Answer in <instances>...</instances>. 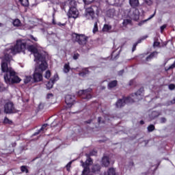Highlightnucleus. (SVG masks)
I'll list each match as a JSON object with an SVG mask.
<instances>
[{"label":"nucleus","instance_id":"f257e3e1","mask_svg":"<svg viewBox=\"0 0 175 175\" xmlns=\"http://www.w3.org/2000/svg\"><path fill=\"white\" fill-rule=\"evenodd\" d=\"M29 44H31V40H18L16 45L4 50V56L1 58V71L3 73H5L3 77L6 84H16L21 81V79L16 75L14 70L9 65H10V61L13 59L12 55H16L17 53H24L26 49L33 54L34 61H36L37 64H40V69L42 70L47 69L46 57L39 53L36 47Z\"/></svg>","mask_w":175,"mask_h":175},{"label":"nucleus","instance_id":"f03ea898","mask_svg":"<svg viewBox=\"0 0 175 175\" xmlns=\"http://www.w3.org/2000/svg\"><path fill=\"white\" fill-rule=\"evenodd\" d=\"M72 40L74 43H77L80 46H84L87 44L88 37L84 34H79L77 33H72Z\"/></svg>","mask_w":175,"mask_h":175},{"label":"nucleus","instance_id":"7ed1b4c3","mask_svg":"<svg viewBox=\"0 0 175 175\" xmlns=\"http://www.w3.org/2000/svg\"><path fill=\"white\" fill-rule=\"evenodd\" d=\"M38 65L39 66L36 67V70L33 74V80L34 83H39V81H42V80H43V75L42 73L46 70L40 68V64H38Z\"/></svg>","mask_w":175,"mask_h":175},{"label":"nucleus","instance_id":"20e7f679","mask_svg":"<svg viewBox=\"0 0 175 175\" xmlns=\"http://www.w3.org/2000/svg\"><path fill=\"white\" fill-rule=\"evenodd\" d=\"M135 100L132 97H124L123 98H120L116 103V107L117 109H121V107H124L126 103H133Z\"/></svg>","mask_w":175,"mask_h":175},{"label":"nucleus","instance_id":"39448f33","mask_svg":"<svg viewBox=\"0 0 175 175\" xmlns=\"http://www.w3.org/2000/svg\"><path fill=\"white\" fill-rule=\"evenodd\" d=\"M85 17L86 20H90L91 21H98V18L96 16H95V10L92 7L86 8Z\"/></svg>","mask_w":175,"mask_h":175},{"label":"nucleus","instance_id":"423d86ee","mask_svg":"<svg viewBox=\"0 0 175 175\" xmlns=\"http://www.w3.org/2000/svg\"><path fill=\"white\" fill-rule=\"evenodd\" d=\"M4 113L5 114H12L13 113H17L16 108H14V104L12 102H7L4 105Z\"/></svg>","mask_w":175,"mask_h":175},{"label":"nucleus","instance_id":"0eeeda50","mask_svg":"<svg viewBox=\"0 0 175 175\" xmlns=\"http://www.w3.org/2000/svg\"><path fill=\"white\" fill-rule=\"evenodd\" d=\"M91 91H92V89L91 88L85 90H81L79 92V95H81L82 99H86L87 100H90V99L92 98Z\"/></svg>","mask_w":175,"mask_h":175},{"label":"nucleus","instance_id":"6e6552de","mask_svg":"<svg viewBox=\"0 0 175 175\" xmlns=\"http://www.w3.org/2000/svg\"><path fill=\"white\" fill-rule=\"evenodd\" d=\"M68 16L69 18H77L79 11H77V9L75 7L70 8L68 12Z\"/></svg>","mask_w":175,"mask_h":175},{"label":"nucleus","instance_id":"1a4fd4ad","mask_svg":"<svg viewBox=\"0 0 175 175\" xmlns=\"http://www.w3.org/2000/svg\"><path fill=\"white\" fill-rule=\"evenodd\" d=\"M65 102L68 107H72L73 103H75V96L72 95H66L65 97Z\"/></svg>","mask_w":175,"mask_h":175},{"label":"nucleus","instance_id":"9d476101","mask_svg":"<svg viewBox=\"0 0 175 175\" xmlns=\"http://www.w3.org/2000/svg\"><path fill=\"white\" fill-rule=\"evenodd\" d=\"M140 16V12H139V10L135 8L133 10L132 12H130V17L133 20H135V21H137V20H139V17Z\"/></svg>","mask_w":175,"mask_h":175},{"label":"nucleus","instance_id":"9b49d317","mask_svg":"<svg viewBox=\"0 0 175 175\" xmlns=\"http://www.w3.org/2000/svg\"><path fill=\"white\" fill-rule=\"evenodd\" d=\"M81 163L83 167L84 168L83 170L90 171V168L88 167V166H90V165H92V159H91V158H88L85 161V162L81 161Z\"/></svg>","mask_w":175,"mask_h":175},{"label":"nucleus","instance_id":"f8f14e48","mask_svg":"<svg viewBox=\"0 0 175 175\" xmlns=\"http://www.w3.org/2000/svg\"><path fill=\"white\" fill-rule=\"evenodd\" d=\"M47 126H49V124H44L40 129L38 130L36 133L33 134V136H38L39 133H44V132L47 131Z\"/></svg>","mask_w":175,"mask_h":175},{"label":"nucleus","instance_id":"ddd939ff","mask_svg":"<svg viewBox=\"0 0 175 175\" xmlns=\"http://www.w3.org/2000/svg\"><path fill=\"white\" fill-rule=\"evenodd\" d=\"M101 163L103 166H105V167H109L110 165V158L107 156H103L101 160Z\"/></svg>","mask_w":175,"mask_h":175},{"label":"nucleus","instance_id":"4468645a","mask_svg":"<svg viewBox=\"0 0 175 175\" xmlns=\"http://www.w3.org/2000/svg\"><path fill=\"white\" fill-rule=\"evenodd\" d=\"M144 92V88H140L137 92L132 94V96L133 97V100L135 102V99H139V96H142V94Z\"/></svg>","mask_w":175,"mask_h":175},{"label":"nucleus","instance_id":"2eb2a0df","mask_svg":"<svg viewBox=\"0 0 175 175\" xmlns=\"http://www.w3.org/2000/svg\"><path fill=\"white\" fill-rule=\"evenodd\" d=\"M129 5L133 9H136L139 5V0H129Z\"/></svg>","mask_w":175,"mask_h":175},{"label":"nucleus","instance_id":"dca6fc26","mask_svg":"<svg viewBox=\"0 0 175 175\" xmlns=\"http://www.w3.org/2000/svg\"><path fill=\"white\" fill-rule=\"evenodd\" d=\"M157 55H158V52L154 51V52L151 53L150 54V55L146 57V61H148V62L151 61V59H152V58H155V57H157Z\"/></svg>","mask_w":175,"mask_h":175},{"label":"nucleus","instance_id":"f3484780","mask_svg":"<svg viewBox=\"0 0 175 175\" xmlns=\"http://www.w3.org/2000/svg\"><path fill=\"white\" fill-rule=\"evenodd\" d=\"M24 83L25 84H28L29 83H35L33 82V77H32V76H25Z\"/></svg>","mask_w":175,"mask_h":175},{"label":"nucleus","instance_id":"a211bd4d","mask_svg":"<svg viewBox=\"0 0 175 175\" xmlns=\"http://www.w3.org/2000/svg\"><path fill=\"white\" fill-rule=\"evenodd\" d=\"M29 40H30V43H33V44H35L36 46V44H38L37 43H36V42H38V38L34 37L33 35H30L29 36V38H28ZM27 39H26V40H28Z\"/></svg>","mask_w":175,"mask_h":175},{"label":"nucleus","instance_id":"6ab92c4d","mask_svg":"<svg viewBox=\"0 0 175 175\" xmlns=\"http://www.w3.org/2000/svg\"><path fill=\"white\" fill-rule=\"evenodd\" d=\"M100 165L99 164H96L93 165L92 167V172H93V173H96L98 172H100Z\"/></svg>","mask_w":175,"mask_h":175},{"label":"nucleus","instance_id":"aec40b11","mask_svg":"<svg viewBox=\"0 0 175 175\" xmlns=\"http://www.w3.org/2000/svg\"><path fill=\"white\" fill-rule=\"evenodd\" d=\"M86 75H90V70H88V68H85L83 72L79 73V75L81 77H85Z\"/></svg>","mask_w":175,"mask_h":175},{"label":"nucleus","instance_id":"412c9836","mask_svg":"<svg viewBox=\"0 0 175 175\" xmlns=\"http://www.w3.org/2000/svg\"><path fill=\"white\" fill-rule=\"evenodd\" d=\"M19 2L24 8H28L29 6V1L28 0H19Z\"/></svg>","mask_w":175,"mask_h":175},{"label":"nucleus","instance_id":"4be33fe9","mask_svg":"<svg viewBox=\"0 0 175 175\" xmlns=\"http://www.w3.org/2000/svg\"><path fill=\"white\" fill-rule=\"evenodd\" d=\"M118 81L117 80L112 81L109 83L108 88H114V87H117Z\"/></svg>","mask_w":175,"mask_h":175},{"label":"nucleus","instance_id":"5701e85b","mask_svg":"<svg viewBox=\"0 0 175 175\" xmlns=\"http://www.w3.org/2000/svg\"><path fill=\"white\" fill-rule=\"evenodd\" d=\"M12 24L14 27H21V21L18 18L14 20Z\"/></svg>","mask_w":175,"mask_h":175},{"label":"nucleus","instance_id":"b1692460","mask_svg":"<svg viewBox=\"0 0 175 175\" xmlns=\"http://www.w3.org/2000/svg\"><path fill=\"white\" fill-rule=\"evenodd\" d=\"M111 29V25H104L103 31V32H109Z\"/></svg>","mask_w":175,"mask_h":175},{"label":"nucleus","instance_id":"393cba45","mask_svg":"<svg viewBox=\"0 0 175 175\" xmlns=\"http://www.w3.org/2000/svg\"><path fill=\"white\" fill-rule=\"evenodd\" d=\"M20 169L22 173H26V174L29 173V170H28L27 165H22L21 166Z\"/></svg>","mask_w":175,"mask_h":175},{"label":"nucleus","instance_id":"a878e982","mask_svg":"<svg viewBox=\"0 0 175 175\" xmlns=\"http://www.w3.org/2000/svg\"><path fill=\"white\" fill-rule=\"evenodd\" d=\"M93 23H94V26L93 28V33H96L98 32V19L97 21H93Z\"/></svg>","mask_w":175,"mask_h":175},{"label":"nucleus","instance_id":"bb28decb","mask_svg":"<svg viewBox=\"0 0 175 175\" xmlns=\"http://www.w3.org/2000/svg\"><path fill=\"white\" fill-rule=\"evenodd\" d=\"M53 85H54V81L51 79L46 83L47 90H51L53 88Z\"/></svg>","mask_w":175,"mask_h":175},{"label":"nucleus","instance_id":"cd10ccee","mask_svg":"<svg viewBox=\"0 0 175 175\" xmlns=\"http://www.w3.org/2000/svg\"><path fill=\"white\" fill-rule=\"evenodd\" d=\"M70 70V66H69V64H66L64 67V73H69Z\"/></svg>","mask_w":175,"mask_h":175},{"label":"nucleus","instance_id":"c85d7f7f","mask_svg":"<svg viewBox=\"0 0 175 175\" xmlns=\"http://www.w3.org/2000/svg\"><path fill=\"white\" fill-rule=\"evenodd\" d=\"M148 132H153L155 131V126L154 124H150L147 128Z\"/></svg>","mask_w":175,"mask_h":175},{"label":"nucleus","instance_id":"c756f323","mask_svg":"<svg viewBox=\"0 0 175 175\" xmlns=\"http://www.w3.org/2000/svg\"><path fill=\"white\" fill-rule=\"evenodd\" d=\"M107 15L108 17H111L112 16H114V9H110L107 12Z\"/></svg>","mask_w":175,"mask_h":175},{"label":"nucleus","instance_id":"7c9ffc66","mask_svg":"<svg viewBox=\"0 0 175 175\" xmlns=\"http://www.w3.org/2000/svg\"><path fill=\"white\" fill-rule=\"evenodd\" d=\"M3 124H8V125H12V124H13V121L9 120L8 117H5Z\"/></svg>","mask_w":175,"mask_h":175},{"label":"nucleus","instance_id":"2f4dec72","mask_svg":"<svg viewBox=\"0 0 175 175\" xmlns=\"http://www.w3.org/2000/svg\"><path fill=\"white\" fill-rule=\"evenodd\" d=\"M122 24H123V25H124V27H126V25H128V24H131V20H129V19H124L123 21Z\"/></svg>","mask_w":175,"mask_h":175},{"label":"nucleus","instance_id":"473e14b6","mask_svg":"<svg viewBox=\"0 0 175 175\" xmlns=\"http://www.w3.org/2000/svg\"><path fill=\"white\" fill-rule=\"evenodd\" d=\"M51 77V72H50V70H47L45 74V79H50Z\"/></svg>","mask_w":175,"mask_h":175},{"label":"nucleus","instance_id":"72a5a7b5","mask_svg":"<svg viewBox=\"0 0 175 175\" xmlns=\"http://www.w3.org/2000/svg\"><path fill=\"white\" fill-rule=\"evenodd\" d=\"M72 166V161H70L66 165V170L68 172H70V167Z\"/></svg>","mask_w":175,"mask_h":175},{"label":"nucleus","instance_id":"f704fd0d","mask_svg":"<svg viewBox=\"0 0 175 175\" xmlns=\"http://www.w3.org/2000/svg\"><path fill=\"white\" fill-rule=\"evenodd\" d=\"M144 3L148 6H151V5H152V0H144Z\"/></svg>","mask_w":175,"mask_h":175},{"label":"nucleus","instance_id":"c9c22d12","mask_svg":"<svg viewBox=\"0 0 175 175\" xmlns=\"http://www.w3.org/2000/svg\"><path fill=\"white\" fill-rule=\"evenodd\" d=\"M83 175H91V173H90V171H88L86 170H83L82 172Z\"/></svg>","mask_w":175,"mask_h":175},{"label":"nucleus","instance_id":"e433bc0d","mask_svg":"<svg viewBox=\"0 0 175 175\" xmlns=\"http://www.w3.org/2000/svg\"><path fill=\"white\" fill-rule=\"evenodd\" d=\"M58 79H59L58 75H56L54 76L53 79H51V80L52 81H53V83H55V81H57Z\"/></svg>","mask_w":175,"mask_h":175},{"label":"nucleus","instance_id":"4c0bfd02","mask_svg":"<svg viewBox=\"0 0 175 175\" xmlns=\"http://www.w3.org/2000/svg\"><path fill=\"white\" fill-rule=\"evenodd\" d=\"M168 88H169V90H170L171 91H173V90L175 89V85L174 84H170Z\"/></svg>","mask_w":175,"mask_h":175},{"label":"nucleus","instance_id":"58836bf2","mask_svg":"<svg viewBox=\"0 0 175 175\" xmlns=\"http://www.w3.org/2000/svg\"><path fill=\"white\" fill-rule=\"evenodd\" d=\"M79 57H80V54L75 53L73 55V59H79Z\"/></svg>","mask_w":175,"mask_h":175},{"label":"nucleus","instance_id":"ea45409f","mask_svg":"<svg viewBox=\"0 0 175 175\" xmlns=\"http://www.w3.org/2000/svg\"><path fill=\"white\" fill-rule=\"evenodd\" d=\"M167 120L165 118H160V122L161 124H165V122H166Z\"/></svg>","mask_w":175,"mask_h":175},{"label":"nucleus","instance_id":"a19ab883","mask_svg":"<svg viewBox=\"0 0 175 175\" xmlns=\"http://www.w3.org/2000/svg\"><path fill=\"white\" fill-rule=\"evenodd\" d=\"M159 44H161V43L159 42H157L155 41L153 44V46L154 47H159Z\"/></svg>","mask_w":175,"mask_h":175},{"label":"nucleus","instance_id":"79ce46f5","mask_svg":"<svg viewBox=\"0 0 175 175\" xmlns=\"http://www.w3.org/2000/svg\"><path fill=\"white\" fill-rule=\"evenodd\" d=\"M53 96H54V94L52 93H49L46 96V99H50L51 98H53Z\"/></svg>","mask_w":175,"mask_h":175},{"label":"nucleus","instance_id":"37998d69","mask_svg":"<svg viewBox=\"0 0 175 175\" xmlns=\"http://www.w3.org/2000/svg\"><path fill=\"white\" fill-rule=\"evenodd\" d=\"M137 46V43H135L133 45V49H132V51H135L136 50V47Z\"/></svg>","mask_w":175,"mask_h":175},{"label":"nucleus","instance_id":"c03bdc74","mask_svg":"<svg viewBox=\"0 0 175 175\" xmlns=\"http://www.w3.org/2000/svg\"><path fill=\"white\" fill-rule=\"evenodd\" d=\"M122 75H124V70H121L120 71L118 72L119 76H122Z\"/></svg>","mask_w":175,"mask_h":175},{"label":"nucleus","instance_id":"a18cd8bd","mask_svg":"<svg viewBox=\"0 0 175 175\" xmlns=\"http://www.w3.org/2000/svg\"><path fill=\"white\" fill-rule=\"evenodd\" d=\"M90 155H91V156L96 155V151H92V152H90Z\"/></svg>","mask_w":175,"mask_h":175},{"label":"nucleus","instance_id":"49530a36","mask_svg":"<svg viewBox=\"0 0 175 175\" xmlns=\"http://www.w3.org/2000/svg\"><path fill=\"white\" fill-rule=\"evenodd\" d=\"M155 16V12L153 14H152L148 19L147 21H148V20H151V18H152L154 16Z\"/></svg>","mask_w":175,"mask_h":175},{"label":"nucleus","instance_id":"de8ad7c7","mask_svg":"<svg viewBox=\"0 0 175 175\" xmlns=\"http://www.w3.org/2000/svg\"><path fill=\"white\" fill-rule=\"evenodd\" d=\"M165 28H166V25H163L161 27V31H163V29H165Z\"/></svg>","mask_w":175,"mask_h":175},{"label":"nucleus","instance_id":"09e8293b","mask_svg":"<svg viewBox=\"0 0 175 175\" xmlns=\"http://www.w3.org/2000/svg\"><path fill=\"white\" fill-rule=\"evenodd\" d=\"M84 2H88V3H91L92 2V0H83Z\"/></svg>","mask_w":175,"mask_h":175},{"label":"nucleus","instance_id":"8fccbe9b","mask_svg":"<svg viewBox=\"0 0 175 175\" xmlns=\"http://www.w3.org/2000/svg\"><path fill=\"white\" fill-rule=\"evenodd\" d=\"M170 103H171V105H174V104H175V98H174L173 100H172L170 101Z\"/></svg>","mask_w":175,"mask_h":175},{"label":"nucleus","instance_id":"3c124183","mask_svg":"<svg viewBox=\"0 0 175 175\" xmlns=\"http://www.w3.org/2000/svg\"><path fill=\"white\" fill-rule=\"evenodd\" d=\"M101 120H102V118H100V117L98 118V124H100Z\"/></svg>","mask_w":175,"mask_h":175},{"label":"nucleus","instance_id":"603ef678","mask_svg":"<svg viewBox=\"0 0 175 175\" xmlns=\"http://www.w3.org/2000/svg\"><path fill=\"white\" fill-rule=\"evenodd\" d=\"M86 124H91V122H92V120H89L88 121L85 122Z\"/></svg>","mask_w":175,"mask_h":175},{"label":"nucleus","instance_id":"864d4df0","mask_svg":"<svg viewBox=\"0 0 175 175\" xmlns=\"http://www.w3.org/2000/svg\"><path fill=\"white\" fill-rule=\"evenodd\" d=\"M54 124H57V121H54V122L51 124V126H55V125H54Z\"/></svg>","mask_w":175,"mask_h":175},{"label":"nucleus","instance_id":"5fc2aeb1","mask_svg":"<svg viewBox=\"0 0 175 175\" xmlns=\"http://www.w3.org/2000/svg\"><path fill=\"white\" fill-rule=\"evenodd\" d=\"M139 124H140L141 125H144V121L141 120V121L139 122Z\"/></svg>","mask_w":175,"mask_h":175},{"label":"nucleus","instance_id":"6e6d98bb","mask_svg":"<svg viewBox=\"0 0 175 175\" xmlns=\"http://www.w3.org/2000/svg\"><path fill=\"white\" fill-rule=\"evenodd\" d=\"M135 43H137V44H139V43H142V40H139L137 42Z\"/></svg>","mask_w":175,"mask_h":175},{"label":"nucleus","instance_id":"4d7b16f0","mask_svg":"<svg viewBox=\"0 0 175 175\" xmlns=\"http://www.w3.org/2000/svg\"><path fill=\"white\" fill-rule=\"evenodd\" d=\"M147 38H148V36H146L142 38V40H144V39H147Z\"/></svg>","mask_w":175,"mask_h":175},{"label":"nucleus","instance_id":"13d9d810","mask_svg":"<svg viewBox=\"0 0 175 175\" xmlns=\"http://www.w3.org/2000/svg\"><path fill=\"white\" fill-rule=\"evenodd\" d=\"M58 25H62V27H64V25H65L64 23L62 24V23H59Z\"/></svg>","mask_w":175,"mask_h":175},{"label":"nucleus","instance_id":"bf43d9fd","mask_svg":"<svg viewBox=\"0 0 175 175\" xmlns=\"http://www.w3.org/2000/svg\"><path fill=\"white\" fill-rule=\"evenodd\" d=\"M0 27H3V24L0 23Z\"/></svg>","mask_w":175,"mask_h":175},{"label":"nucleus","instance_id":"052dcab7","mask_svg":"<svg viewBox=\"0 0 175 175\" xmlns=\"http://www.w3.org/2000/svg\"><path fill=\"white\" fill-rule=\"evenodd\" d=\"M53 24L55 25V22L54 21V18L53 19Z\"/></svg>","mask_w":175,"mask_h":175},{"label":"nucleus","instance_id":"680f3d73","mask_svg":"<svg viewBox=\"0 0 175 175\" xmlns=\"http://www.w3.org/2000/svg\"><path fill=\"white\" fill-rule=\"evenodd\" d=\"M166 64H167V60L165 62V65Z\"/></svg>","mask_w":175,"mask_h":175},{"label":"nucleus","instance_id":"e2e57ef3","mask_svg":"<svg viewBox=\"0 0 175 175\" xmlns=\"http://www.w3.org/2000/svg\"><path fill=\"white\" fill-rule=\"evenodd\" d=\"M54 2H57V0H53Z\"/></svg>","mask_w":175,"mask_h":175}]
</instances>
